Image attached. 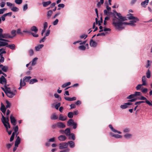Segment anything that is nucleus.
<instances>
[{"mask_svg":"<svg viewBox=\"0 0 152 152\" xmlns=\"http://www.w3.org/2000/svg\"><path fill=\"white\" fill-rule=\"evenodd\" d=\"M128 107V106H127L126 104L125 103L123 105H121L120 106V107L122 109H125Z\"/></svg>","mask_w":152,"mask_h":152,"instance_id":"nucleus-46","label":"nucleus"},{"mask_svg":"<svg viewBox=\"0 0 152 152\" xmlns=\"http://www.w3.org/2000/svg\"><path fill=\"white\" fill-rule=\"evenodd\" d=\"M7 91L6 94L7 96L11 98H12L17 93V91L15 90L11 91L10 88L8 89Z\"/></svg>","mask_w":152,"mask_h":152,"instance_id":"nucleus-3","label":"nucleus"},{"mask_svg":"<svg viewBox=\"0 0 152 152\" xmlns=\"http://www.w3.org/2000/svg\"><path fill=\"white\" fill-rule=\"evenodd\" d=\"M109 127L110 128L111 130L113 131V132H115V133H117L119 134H121V132L119 131H118V130H115V129H114L113 127L112 126L111 124H110L109 126Z\"/></svg>","mask_w":152,"mask_h":152,"instance_id":"nucleus-13","label":"nucleus"},{"mask_svg":"<svg viewBox=\"0 0 152 152\" xmlns=\"http://www.w3.org/2000/svg\"><path fill=\"white\" fill-rule=\"evenodd\" d=\"M147 78L145 76H143L142 77V85L145 86L146 85V81Z\"/></svg>","mask_w":152,"mask_h":152,"instance_id":"nucleus-28","label":"nucleus"},{"mask_svg":"<svg viewBox=\"0 0 152 152\" xmlns=\"http://www.w3.org/2000/svg\"><path fill=\"white\" fill-rule=\"evenodd\" d=\"M3 39H7L8 38H12L13 36H11L10 34H4L2 35Z\"/></svg>","mask_w":152,"mask_h":152,"instance_id":"nucleus-16","label":"nucleus"},{"mask_svg":"<svg viewBox=\"0 0 152 152\" xmlns=\"http://www.w3.org/2000/svg\"><path fill=\"white\" fill-rule=\"evenodd\" d=\"M137 99L141 100H145V101L147 99L146 98L142 96L140 97H138Z\"/></svg>","mask_w":152,"mask_h":152,"instance_id":"nucleus-51","label":"nucleus"},{"mask_svg":"<svg viewBox=\"0 0 152 152\" xmlns=\"http://www.w3.org/2000/svg\"><path fill=\"white\" fill-rule=\"evenodd\" d=\"M15 132L12 133V135H11L10 139V142L14 140L15 137Z\"/></svg>","mask_w":152,"mask_h":152,"instance_id":"nucleus-47","label":"nucleus"},{"mask_svg":"<svg viewBox=\"0 0 152 152\" xmlns=\"http://www.w3.org/2000/svg\"><path fill=\"white\" fill-rule=\"evenodd\" d=\"M6 103L7 104V105H6V107L7 108H10L11 106L10 103L7 100L6 101Z\"/></svg>","mask_w":152,"mask_h":152,"instance_id":"nucleus-49","label":"nucleus"},{"mask_svg":"<svg viewBox=\"0 0 152 152\" xmlns=\"http://www.w3.org/2000/svg\"><path fill=\"white\" fill-rule=\"evenodd\" d=\"M6 53V51L3 48L0 49V53H1V54L2 55L3 54H5Z\"/></svg>","mask_w":152,"mask_h":152,"instance_id":"nucleus-50","label":"nucleus"},{"mask_svg":"<svg viewBox=\"0 0 152 152\" xmlns=\"http://www.w3.org/2000/svg\"><path fill=\"white\" fill-rule=\"evenodd\" d=\"M69 148H67L64 150L60 151V152H69Z\"/></svg>","mask_w":152,"mask_h":152,"instance_id":"nucleus-64","label":"nucleus"},{"mask_svg":"<svg viewBox=\"0 0 152 152\" xmlns=\"http://www.w3.org/2000/svg\"><path fill=\"white\" fill-rule=\"evenodd\" d=\"M146 74L147 77L148 78H149L151 77V72L149 69L148 70Z\"/></svg>","mask_w":152,"mask_h":152,"instance_id":"nucleus-42","label":"nucleus"},{"mask_svg":"<svg viewBox=\"0 0 152 152\" xmlns=\"http://www.w3.org/2000/svg\"><path fill=\"white\" fill-rule=\"evenodd\" d=\"M30 34H31L34 37H37L39 36V35L37 34H34L32 32H31Z\"/></svg>","mask_w":152,"mask_h":152,"instance_id":"nucleus-63","label":"nucleus"},{"mask_svg":"<svg viewBox=\"0 0 152 152\" xmlns=\"http://www.w3.org/2000/svg\"><path fill=\"white\" fill-rule=\"evenodd\" d=\"M13 129H14V131H15L14 132H15V133L16 132V136H17L18 134V132L17 133V132H18V126H16L15 127L13 128Z\"/></svg>","mask_w":152,"mask_h":152,"instance_id":"nucleus-40","label":"nucleus"},{"mask_svg":"<svg viewBox=\"0 0 152 152\" xmlns=\"http://www.w3.org/2000/svg\"><path fill=\"white\" fill-rule=\"evenodd\" d=\"M118 20V19L115 17V18H113L112 19L113 21V24L116 29L119 30H122L124 28V27L123 26L124 25H128L131 26H134L136 25L135 23L139 21L137 20H133L130 21V23H128L126 22H123L119 20Z\"/></svg>","mask_w":152,"mask_h":152,"instance_id":"nucleus-1","label":"nucleus"},{"mask_svg":"<svg viewBox=\"0 0 152 152\" xmlns=\"http://www.w3.org/2000/svg\"><path fill=\"white\" fill-rule=\"evenodd\" d=\"M69 136L70 137L69 138L72 139L73 140H74L75 139V136L73 133H71Z\"/></svg>","mask_w":152,"mask_h":152,"instance_id":"nucleus-37","label":"nucleus"},{"mask_svg":"<svg viewBox=\"0 0 152 152\" xmlns=\"http://www.w3.org/2000/svg\"><path fill=\"white\" fill-rule=\"evenodd\" d=\"M124 137L126 139H129L132 137V135L130 134L127 133L124 135Z\"/></svg>","mask_w":152,"mask_h":152,"instance_id":"nucleus-35","label":"nucleus"},{"mask_svg":"<svg viewBox=\"0 0 152 152\" xmlns=\"http://www.w3.org/2000/svg\"><path fill=\"white\" fill-rule=\"evenodd\" d=\"M116 15L118 16V19H118V20H119L120 21H124L126 20V18L125 17H122L120 13H117Z\"/></svg>","mask_w":152,"mask_h":152,"instance_id":"nucleus-10","label":"nucleus"},{"mask_svg":"<svg viewBox=\"0 0 152 152\" xmlns=\"http://www.w3.org/2000/svg\"><path fill=\"white\" fill-rule=\"evenodd\" d=\"M135 96L134 94H132L129 96L127 97V99H132L134 98L135 97Z\"/></svg>","mask_w":152,"mask_h":152,"instance_id":"nucleus-43","label":"nucleus"},{"mask_svg":"<svg viewBox=\"0 0 152 152\" xmlns=\"http://www.w3.org/2000/svg\"><path fill=\"white\" fill-rule=\"evenodd\" d=\"M0 63H3L4 62V58L3 56L0 53Z\"/></svg>","mask_w":152,"mask_h":152,"instance_id":"nucleus-41","label":"nucleus"},{"mask_svg":"<svg viewBox=\"0 0 152 152\" xmlns=\"http://www.w3.org/2000/svg\"><path fill=\"white\" fill-rule=\"evenodd\" d=\"M87 35L85 34H83L80 36V38L81 39L84 38V39H86V38L87 37Z\"/></svg>","mask_w":152,"mask_h":152,"instance_id":"nucleus-60","label":"nucleus"},{"mask_svg":"<svg viewBox=\"0 0 152 152\" xmlns=\"http://www.w3.org/2000/svg\"><path fill=\"white\" fill-rule=\"evenodd\" d=\"M67 117L66 116H64L62 115L61 114H60L59 115V119L62 121H64L66 120Z\"/></svg>","mask_w":152,"mask_h":152,"instance_id":"nucleus-18","label":"nucleus"},{"mask_svg":"<svg viewBox=\"0 0 152 152\" xmlns=\"http://www.w3.org/2000/svg\"><path fill=\"white\" fill-rule=\"evenodd\" d=\"M67 125L68 126H73L74 129H75L77 127V124L74 122L73 120L69 119L67 122Z\"/></svg>","mask_w":152,"mask_h":152,"instance_id":"nucleus-4","label":"nucleus"},{"mask_svg":"<svg viewBox=\"0 0 152 152\" xmlns=\"http://www.w3.org/2000/svg\"><path fill=\"white\" fill-rule=\"evenodd\" d=\"M1 69L3 72H6L8 69V67L6 66H4L2 67Z\"/></svg>","mask_w":152,"mask_h":152,"instance_id":"nucleus-44","label":"nucleus"},{"mask_svg":"<svg viewBox=\"0 0 152 152\" xmlns=\"http://www.w3.org/2000/svg\"><path fill=\"white\" fill-rule=\"evenodd\" d=\"M15 2L18 4H20L23 2L22 0H15Z\"/></svg>","mask_w":152,"mask_h":152,"instance_id":"nucleus-45","label":"nucleus"},{"mask_svg":"<svg viewBox=\"0 0 152 152\" xmlns=\"http://www.w3.org/2000/svg\"><path fill=\"white\" fill-rule=\"evenodd\" d=\"M53 13V11L51 10H50L48 11L47 13V17L48 19H49Z\"/></svg>","mask_w":152,"mask_h":152,"instance_id":"nucleus-27","label":"nucleus"},{"mask_svg":"<svg viewBox=\"0 0 152 152\" xmlns=\"http://www.w3.org/2000/svg\"><path fill=\"white\" fill-rule=\"evenodd\" d=\"M11 10L13 12H16L19 10V9L16 7L13 6V7L11 8Z\"/></svg>","mask_w":152,"mask_h":152,"instance_id":"nucleus-33","label":"nucleus"},{"mask_svg":"<svg viewBox=\"0 0 152 152\" xmlns=\"http://www.w3.org/2000/svg\"><path fill=\"white\" fill-rule=\"evenodd\" d=\"M78 48L80 50H85L86 47L84 45H80L79 47Z\"/></svg>","mask_w":152,"mask_h":152,"instance_id":"nucleus-48","label":"nucleus"},{"mask_svg":"<svg viewBox=\"0 0 152 152\" xmlns=\"http://www.w3.org/2000/svg\"><path fill=\"white\" fill-rule=\"evenodd\" d=\"M26 83L24 80L21 79L20 80V86H24L26 85Z\"/></svg>","mask_w":152,"mask_h":152,"instance_id":"nucleus-30","label":"nucleus"},{"mask_svg":"<svg viewBox=\"0 0 152 152\" xmlns=\"http://www.w3.org/2000/svg\"><path fill=\"white\" fill-rule=\"evenodd\" d=\"M28 52H29V54L30 56H31L33 55L34 54V51H33V50L32 49H30L29 51Z\"/></svg>","mask_w":152,"mask_h":152,"instance_id":"nucleus-62","label":"nucleus"},{"mask_svg":"<svg viewBox=\"0 0 152 152\" xmlns=\"http://www.w3.org/2000/svg\"><path fill=\"white\" fill-rule=\"evenodd\" d=\"M68 145H69L71 148H73L75 146V144L74 142L72 141H69L67 142Z\"/></svg>","mask_w":152,"mask_h":152,"instance_id":"nucleus-22","label":"nucleus"},{"mask_svg":"<svg viewBox=\"0 0 152 152\" xmlns=\"http://www.w3.org/2000/svg\"><path fill=\"white\" fill-rule=\"evenodd\" d=\"M4 88L2 87H1V88L4 91L5 93L6 94V92L8 90V88H9L10 87H7V85H4Z\"/></svg>","mask_w":152,"mask_h":152,"instance_id":"nucleus-31","label":"nucleus"},{"mask_svg":"<svg viewBox=\"0 0 152 152\" xmlns=\"http://www.w3.org/2000/svg\"><path fill=\"white\" fill-rule=\"evenodd\" d=\"M6 4L7 6L10 7H12L14 6V4H13L10 2H7L6 3Z\"/></svg>","mask_w":152,"mask_h":152,"instance_id":"nucleus-53","label":"nucleus"},{"mask_svg":"<svg viewBox=\"0 0 152 152\" xmlns=\"http://www.w3.org/2000/svg\"><path fill=\"white\" fill-rule=\"evenodd\" d=\"M145 102L146 104L149 105V106H152V102H151L147 99L145 101Z\"/></svg>","mask_w":152,"mask_h":152,"instance_id":"nucleus-55","label":"nucleus"},{"mask_svg":"<svg viewBox=\"0 0 152 152\" xmlns=\"http://www.w3.org/2000/svg\"><path fill=\"white\" fill-rule=\"evenodd\" d=\"M31 30L32 31H34L35 33H37L38 31V29L35 26H33L31 27L30 28Z\"/></svg>","mask_w":152,"mask_h":152,"instance_id":"nucleus-24","label":"nucleus"},{"mask_svg":"<svg viewBox=\"0 0 152 152\" xmlns=\"http://www.w3.org/2000/svg\"><path fill=\"white\" fill-rule=\"evenodd\" d=\"M127 18L130 20H139V19L137 17H134L132 14L129 13L127 15Z\"/></svg>","mask_w":152,"mask_h":152,"instance_id":"nucleus-7","label":"nucleus"},{"mask_svg":"<svg viewBox=\"0 0 152 152\" xmlns=\"http://www.w3.org/2000/svg\"><path fill=\"white\" fill-rule=\"evenodd\" d=\"M57 127L59 129H63L66 127L65 125L62 122L57 123Z\"/></svg>","mask_w":152,"mask_h":152,"instance_id":"nucleus-8","label":"nucleus"},{"mask_svg":"<svg viewBox=\"0 0 152 152\" xmlns=\"http://www.w3.org/2000/svg\"><path fill=\"white\" fill-rule=\"evenodd\" d=\"M143 86L142 84H139L136 87V88L137 90H139L141 87L142 86Z\"/></svg>","mask_w":152,"mask_h":152,"instance_id":"nucleus-58","label":"nucleus"},{"mask_svg":"<svg viewBox=\"0 0 152 152\" xmlns=\"http://www.w3.org/2000/svg\"><path fill=\"white\" fill-rule=\"evenodd\" d=\"M148 2L149 0H145L144 1L142 2L141 3V5L142 7H145L148 4Z\"/></svg>","mask_w":152,"mask_h":152,"instance_id":"nucleus-23","label":"nucleus"},{"mask_svg":"<svg viewBox=\"0 0 152 152\" xmlns=\"http://www.w3.org/2000/svg\"><path fill=\"white\" fill-rule=\"evenodd\" d=\"M6 47L9 48L11 50H14L15 48V45L14 44H12L11 45L8 44L6 46Z\"/></svg>","mask_w":152,"mask_h":152,"instance_id":"nucleus-25","label":"nucleus"},{"mask_svg":"<svg viewBox=\"0 0 152 152\" xmlns=\"http://www.w3.org/2000/svg\"><path fill=\"white\" fill-rule=\"evenodd\" d=\"M0 83L4 85H6L7 80L4 77L3 75H2L0 77Z\"/></svg>","mask_w":152,"mask_h":152,"instance_id":"nucleus-9","label":"nucleus"},{"mask_svg":"<svg viewBox=\"0 0 152 152\" xmlns=\"http://www.w3.org/2000/svg\"><path fill=\"white\" fill-rule=\"evenodd\" d=\"M58 139L60 141H64L66 139V137L65 135H61L58 137Z\"/></svg>","mask_w":152,"mask_h":152,"instance_id":"nucleus-14","label":"nucleus"},{"mask_svg":"<svg viewBox=\"0 0 152 152\" xmlns=\"http://www.w3.org/2000/svg\"><path fill=\"white\" fill-rule=\"evenodd\" d=\"M67 116L68 118H71L73 117V113L72 112H69L67 115Z\"/></svg>","mask_w":152,"mask_h":152,"instance_id":"nucleus-36","label":"nucleus"},{"mask_svg":"<svg viewBox=\"0 0 152 152\" xmlns=\"http://www.w3.org/2000/svg\"><path fill=\"white\" fill-rule=\"evenodd\" d=\"M43 46L44 45L43 44L39 45L35 47V50L37 51H39Z\"/></svg>","mask_w":152,"mask_h":152,"instance_id":"nucleus-20","label":"nucleus"},{"mask_svg":"<svg viewBox=\"0 0 152 152\" xmlns=\"http://www.w3.org/2000/svg\"><path fill=\"white\" fill-rule=\"evenodd\" d=\"M55 97L57 99H58L59 101L61 100V98L60 96L59 95L57 94L56 93L54 94Z\"/></svg>","mask_w":152,"mask_h":152,"instance_id":"nucleus-39","label":"nucleus"},{"mask_svg":"<svg viewBox=\"0 0 152 152\" xmlns=\"http://www.w3.org/2000/svg\"><path fill=\"white\" fill-rule=\"evenodd\" d=\"M10 121L11 123L13 125H15L16 124V120L15 119L14 117L12 115H11L10 117Z\"/></svg>","mask_w":152,"mask_h":152,"instance_id":"nucleus-11","label":"nucleus"},{"mask_svg":"<svg viewBox=\"0 0 152 152\" xmlns=\"http://www.w3.org/2000/svg\"><path fill=\"white\" fill-rule=\"evenodd\" d=\"M11 34L12 36H13V37H14L16 35V31L15 30H13L11 32Z\"/></svg>","mask_w":152,"mask_h":152,"instance_id":"nucleus-56","label":"nucleus"},{"mask_svg":"<svg viewBox=\"0 0 152 152\" xmlns=\"http://www.w3.org/2000/svg\"><path fill=\"white\" fill-rule=\"evenodd\" d=\"M6 108L4 105L2 103H1V106L0 108V110L1 111L4 112V111H6Z\"/></svg>","mask_w":152,"mask_h":152,"instance_id":"nucleus-29","label":"nucleus"},{"mask_svg":"<svg viewBox=\"0 0 152 152\" xmlns=\"http://www.w3.org/2000/svg\"><path fill=\"white\" fill-rule=\"evenodd\" d=\"M59 149H63L67 148L68 146V144L67 142H62L59 144Z\"/></svg>","mask_w":152,"mask_h":152,"instance_id":"nucleus-6","label":"nucleus"},{"mask_svg":"<svg viewBox=\"0 0 152 152\" xmlns=\"http://www.w3.org/2000/svg\"><path fill=\"white\" fill-rule=\"evenodd\" d=\"M12 14V12H9L5 13L4 14V15L6 17L8 16H11Z\"/></svg>","mask_w":152,"mask_h":152,"instance_id":"nucleus-59","label":"nucleus"},{"mask_svg":"<svg viewBox=\"0 0 152 152\" xmlns=\"http://www.w3.org/2000/svg\"><path fill=\"white\" fill-rule=\"evenodd\" d=\"M9 42V41L8 40L2 39L0 41V47L6 46L8 44V42Z\"/></svg>","mask_w":152,"mask_h":152,"instance_id":"nucleus-5","label":"nucleus"},{"mask_svg":"<svg viewBox=\"0 0 152 152\" xmlns=\"http://www.w3.org/2000/svg\"><path fill=\"white\" fill-rule=\"evenodd\" d=\"M64 134L66 136L69 137L71 134V130L69 128H67L64 130Z\"/></svg>","mask_w":152,"mask_h":152,"instance_id":"nucleus-15","label":"nucleus"},{"mask_svg":"<svg viewBox=\"0 0 152 152\" xmlns=\"http://www.w3.org/2000/svg\"><path fill=\"white\" fill-rule=\"evenodd\" d=\"M97 43L96 42L93 41V39H91L90 41V45L91 46L95 47L96 46Z\"/></svg>","mask_w":152,"mask_h":152,"instance_id":"nucleus-17","label":"nucleus"},{"mask_svg":"<svg viewBox=\"0 0 152 152\" xmlns=\"http://www.w3.org/2000/svg\"><path fill=\"white\" fill-rule=\"evenodd\" d=\"M31 78V76H26L24 77L23 79L24 81H25L26 82H28L29 81L30 79Z\"/></svg>","mask_w":152,"mask_h":152,"instance_id":"nucleus-34","label":"nucleus"},{"mask_svg":"<svg viewBox=\"0 0 152 152\" xmlns=\"http://www.w3.org/2000/svg\"><path fill=\"white\" fill-rule=\"evenodd\" d=\"M134 94V95L135 96H140L142 94L140 92L136 91L135 92V93Z\"/></svg>","mask_w":152,"mask_h":152,"instance_id":"nucleus-54","label":"nucleus"},{"mask_svg":"<svg viewBox=\"0 0 152 152\" xmlns=\"http://www.w3.org/2000/svg\"><path fill=\"white\" fill-rule=\"evenodd\" d=\"M38 81L36 79H31L30 80L29 84H32L34 83L37 82Z\"/></svg>","mask_w":152,"mask_h":152,"instance_id":"nucleus-32","label":"nucleus"},{"mask_svg":"<svg viewBox=\"0 0 152 152\" xmlns=\"http://www.w3.org/2000/svg\"><path fill=\"white\" fill-rule=\"evenodd\" d=\"M38 58L37 57H35L34 58L32 61H31L29 63H31V65L32 66H34L37 63V61L38 59Z\"/></svg>","mask_w":152,"mask_h":152,"instance_id":"nucleus-21","label":"nucleus"},{"mask_svg":"<svg viewBox=\"0 0 152 152\" xmlns=\"http://www.w3.org/2000/svg\"><path fill=\"white\" fill-rule=\"evenodd\" d=\"M20 137L19 136L17 137L15 143L19 144L20 143Z\"/></svg>","mask_w":152,"mask_h":152,"instance_id":"nucleus-38","label":"nucleus"},{"mask_svg":"<svg viewBox=\"0 0 152 152\" xmlns=\"http://www.w3.org/2000/svg\"><path fill=\"white\" fill-rule=\"evenodd\" d=\"M64 98L66 100L69 101H74L76 99V98L75 97H73L72 98L69 97H65Z\"/></svg>","mask_w":152,"mask_h":152,"instance_id":"nucleus-19","label":"nucleus"},{"mask_svg":"<svg viewBox=\"0 0 152 152\" xmlns=\"http://www.w3.org/2000/svg\"><path fill=\"white\" fill-rule=\"evenodd\" d=\"M58 22V19H56L53 23V25H56Z\"/></svg>","mask_w":152,"mask_h":152,"instance_id":"nucleus-61","label":"nucleus"},{"mask_svg":"<svg viewBox=\"0 0 152 152\" xmlns=\"http://www.w3.org/2000/svg\"><path fill=\"white\" fill-rule=\"evenodd\" d=\"M51 3V2L50 1H42V4L43 6L44 7H46L48 6V5H50Z\"/></svg>","mask_w":152,"mask_h":152,"instance_id":"nucleus-12","label":"nucleus"},{"mask_svg":"<svg viewBox=\"0 0 152 152\" xmlns=\"http://www.w3.org/2000/svg\"><path fill=\"white\" fill-rule=\"evenodd\" d=\"M145 102L144 101H140L138 102H135L134 105H137V104H140L141 103H144Z\"/></svg>","mask_w":152,"mask_h":152,"instance_id":"nucleus-57","label":"nucleus"},{"mask_svg":"<svg viewBox=\"0 0 152 152\" xmlns=\"http://www.w3.org/2000/svg\"><path fill=\"white\" fill-rule=\"evenodd\" d=\"M58 118V116L55 113H53L51 116L50 118L51 120H56Z\"/></svg>","mask_w":152,"mask_h":152,"instance_id":"nucleus-26","label":"nucleus"},{"mask_svg":"<svg viewBox=\"0 0 152 152\" xmlns=\"http://www.w3.org/2000/svg\"><path fill=\"white\" fill-rule=\"evenodd\" d=\"M6 10L7 9L5 8L0 9V15L3 14Z\"/></svg>","mask_w":152,"mask_h":152,"instance_id":"nucleus-52","label":"nucleus"},{"mask_svg":"<svg viewBox=\"0 0 152 152\" xmlns=\"http://www.w3.org/2000/svg\"><path fill=\"white\" fill-rule=\"evenodd\" d=\"M1 115L2 116V118L1 119V121L6 129L7 130L8 128H10V125L9 122V117L8 116H7L6 117H4L2 113H1Z\"/></svg>","mask_w":152,"mask_h":152,"instance_id":"nucleus-2","label":"nucleus"}]
</instances>
